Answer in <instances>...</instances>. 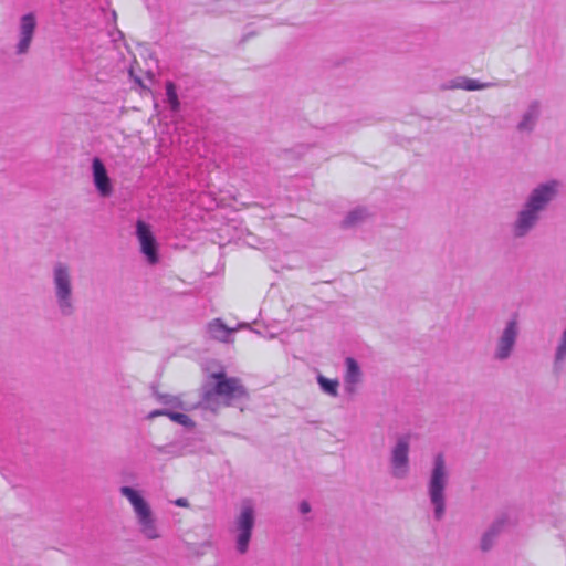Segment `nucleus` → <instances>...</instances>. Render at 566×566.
Instances as JSON below:
<instances>
[{
    "instance_id": "23",
    "label": "nucleus",
    "mask_w": 566,
    "mask_h": 566,
    "mask_svg": "<svg viewBox=\"0 0 566 566\" xmlns=\"http://www.w3.org/2000/svg\"><path fill=\"white\" fill-rule=\"evenodd\" d=\"M168 418L171 421H174V422H176V423H178V424H180V426H182V427H185L187 429H192L196 426L195 421L189 416H187L184 412H177V411H174V410L170 409Z\"/></svg>"
},
{
    "instance_id": "28",
    "label": "nucleus",
    "mask_w": 566,
    "mask_h": 566,
    "mask_svg": "<svg viewBox=\"0 0 566 566\" xmlns=\"http://www.w3.org/2000/svg\"><path fill=\"white\" fill-rule=\"evenodd\" d=\"M145 52L147 53V57L151 63L147 62V67L148 70L147 71H151V67L153 66H156L158 67V60L154 56V53L150 52L148 49H145Z\"/></svg>"
},
{
    "instance_id": "12",
    "label": "nucleus",
    "mask_w": 566,
    "mask_h": 566,
    "mask_svg": "<svg viewBox=\"0 0 566 566\" xmlns=\"http://www.w3.org/2000/svg\"><path fill=\"white\" fill-rule=\"evenodd\" d=\"M36 29V18L34 13L29 12L21 17L20 19V25H19V33L20 39L17 44V53L23 54L25 53L30 44L32 42L34 32Z\"/></svg>"
},
{
    "instance_id": "11",
    "label": "nucleus",
    "mask_w": 566,
    "mask_h": 566,
    "mask_svg": "<svg viewBox=\"0 0 566 566\" xmlns=\"http://www.w3.org/2000/svg\"><path fill=\"white\" fill-rule=\"evenodd\" d=\"M542 105L539 101H532L523 112L521 119L516 124L517 133L522 135H531L541 118Z\"/></svg>"
},
{
    "instance_id": "36",
    "label": "nucleus",
    "mask_w": 566,
    "mask_h": 566,
    "mask_svg": "<svg viewBox=\"0 0 566 566\" xmlns=\"http://www.w3.org/2000/svg\"><path fill=\"white\" fill-rule=\"evenodd\" d=\"M249 36L250 34L244 35L241 41L244 42Z\"/></svg>"
},
{
    "instance_id": "14",
    "label": "nucleus",
    "mask_w": 566,
    "mask_h": 566,
    "mask_svg": "<svg viewBox=\"0 0 566 566\" xmlns=\"http://www.w3.org/2000/svg\"><path fill=\"white\" fill-rule=\"evenodd\" d=\"M269 2H271V0H217L213 10L224 13L234 11L239 7H250Z\"/></svg>"
},
{
    "instance_id": "22",
    "label": "nucleus",
    "mask_w": 566,
    "mask_h": 566,
    "mask_svg": "<svg viewBox=\"0 0 566 566\" xmlns=\"http://www.w3.org/2000/svg\"><path fill=\"white\" fill-rule=\"evenodd\" d=\"M158 402L174 409L187 410L180 397L170 394H163V396H158Z\"/></svg>"
},
{
    "instance_id": "21",
    "label": "nucleus",
    "mask_w": 566,
    "mask_h": 566,
    "mask_svg": "<svg viewBox=\"0 0 566 566\" xmlns=\"http://www.w3.org/2000/svg\"><path fill=\"white\" fill-rule=\"evenodd\" d=\"M564 360H566V328L562 333L559 343H558L556 352H555V357H554L555 368H559Z\"/></svg>"
},
{
    "instance_id": "13",
    "label": "nucleus",
    "mask_w": 566,
    "mask_h": 566,
    "mask_svg": "<svg viewBox=\"0 0 566 566\" xmlns=\"http://www.w3.org/2000/svg\"><path fill=\"white\" fill-rule=\"evenodd\" d=\"M493 85H494V83H492V82H481L479 80L459 76L455 80L444 83L441 87L443 90L462 88L465 91H478V90L491 87Z\"/></svg>"
},
{
    "instance_id": "5",
    "label": "nucleus",
    "mask_w": 566,
    "mask_h": 566,
    "mask_svg": "<svg viewBox=\"0 0 566 566\" xmlns=\"http://www.w3.org/2000/svg\"><path fill=\"white\" fill-rule=\"evenodd\" d=\"M255 526V509L252 501L245 499L241 503L240 512L233 522L235 549L239 554H245L252 538Z\"/></svg>"
},
{
    "instance_id": "27",
    "label": "nucleus",
    "mask_w": 566,
    "mask_h": 566,
    "mask_svg": "<svg viewBox=\"0 0 566 566\" xmlns=\"http://www.w3.org/2000/svg\"><path fill=\"white\" fill-rule=\"evenodd\" d=\"M169 410H170L169 408L155 409V410L150 411V412L147 415L146 419H148V420H153V419H155V418H157V417H160V416H166V417H168V415H169Z\"/></svg>"
},
{
    "instance_id": "10",
    "label": "nucleus",
    "mask_w": 566,
    "mask_h": 566,
    "mask_svg": "<svg viewBox=\"0 0 566 566\" xmlns=\"http://www.w3.org/2000/svg\"><path fill=\"white\" fill-rule=\"evenodd\" d=\"M92 177L96 191L102 198H107L113 193L112 179L104 161L97 156L92 159Z\"/></svg>"
},
{
    "instance_id": "1",
    "label": "nucleus",
    "mask_w": 566,
    "mask_h": 566,
    "mask_svg": "<svg viewBox=\"0 0 566 566\" xmlns=\"http://www.w3.org/2000/svg\"><path fill=\"white\" fill-rule=\"evenodd\" d=\"M560 189V181L549 179L536 185L526 197L521 210L517 212L511 226L514 239L527 237L537 226L541 216L548 206L557 198Z\"/></svg>"
},
{
    "instance_id": "35",
    "label": "nucleus",
    "mask_w": 566,
    "mask_h": 566,
    "mask_svg": "<svg viewBox=\"0 0 566 566\" xmlns=\"http://www.w3.org/2000/svg\"><path fill=\"white\" fill-rule=\"evenodd\" d=\"M112 15H113V19H114V21H115V20H116V18H117L116 12H115V11H113V12H112Z\"/></svg>"
},
{
    "instance_id": "2",
    "label": "nucleus",
    "mask_w": 566,
    "mask_h": 566,
    "mask_svg": "<svg viewBox=\"0 0 566 566\" xmlns=\"http://www.w3.org/2000/svg\"><path fill=\"white\" fill-rule=\"evenodd\" d=\"M213 386L205 385L198 406L216 411L219 407L218 397H223L227 406H238L249 400V392L237 377H228L224 371L211 374Z\"/></svg>"
},
{
    "instance_id": "25",
    "label": "nucleus",
    "mask_w": 566,
    "mask_h": 566,
    "mask_svg": "<svg viewBox=\"0 0 566 566\" xmlns=\"http://www.w3.org/2000/svg\"><path fill=\"white\" fill-rule=\"evenodd\" d=\"M507 518L503 515L497 517L486 530L489 533L492 534V536H499L501 532L503 531L504 526L506 525Z\"/></svg>"
},
{
    "instance_id": "18",
    "label": "nucleus",
    "mask_w": 566,
    "mask_h": 566,
    "mask_svg": "<svg viewBox=\"0 0 566 566\" xmlns=\"http://www.w3.org/2000/svg\"><path fill=\"white\" fill-rule=\"evenodd\" d=\"M345 365H346L345 382H346L347 387L349 385H356L357 382H359L361 371H360V367H359V364L357 363V360L353 357H347L345 359Z\"/></svg>"
},
{
    "instance_id": "3",
    "label": "nucleus",
    "mask_w": 566,
    "mask_h": 566,
    "mask_svg": "<svg viewBox=\"0 0 566 566\" xmlns=\"http://www.w3.org/2000/svg\"><path fill=\"white\" fill-rule=\"evenodd\" d=\"M449 473L442 453L433 458V465L428 480V496L433 506V517L441 521L446 513V489Z\"/></svg>"
},
{
    "instance_id": "30",
    "label": "nucleus",
    "mask_w": 566,
    "mask_h": 566,
    "mask_svg": "<svg viewBox=\"0 0 566 566\" xmlns=\"http://www.w3.org/2000/svg\"><path fill=\"white\" fill-rule=\"evenodd\" d=\"M174 503H175V505H177L179 507H188L189 506V502L186 497H179Z\"/></svg>"
},
{
    "instance_id": "15",
    "label": "nucleus",
    "mask_w": 566,
    "mask_h": 566,
    "mask_svg": "<svg viewBox=\"0 0 566 566\" xmlns=\"http://www.w3.org/2000/svg\"><path fill=\"white\" fill-rule=\"evenodd\" d=\"M209 335L219 342L228 343L232 336L233 329L229 328L220 318L213 319L208 325Z\"/></svg>"
},
{
    "instance_id": "24",
    "label": "nucleus",
    "mask_w": 566,
    "mask_h": 566,
    "mask_svg": "<svg viewBox=\"0 0 566 566\" xmlns=\"http://www.w3.org/2000/svg\"><path fill=\"white\" fill-rule=\"evenodd\" d=\"M507 518L503 515L497 517L486 530L489 533L492 534V536H499L501 532L503 531L504 526L506 525Z\"/></svg>"
},
{
    "instance_id": "37",
    "label": "nucleus",
    "mask_w": 566,
    "mask_h": 566,
    "mask_svg": "<svg viewBox=\"0 0 566 566\" xmlns=\"http://www.w3.org/2000/svg\"><path fill=\"white\" fill-rule=\"evenodd\" d=\"M109 34H111V36H113L112 41H113V42H116V41H117V38H115V36L113 35V33H109Z\"/></svg>"
},
{
    "instance_id": "26",
    "label": "nucleus",
    "mask_w": 566,
    "mask_h": 566,
    "mask_svg": "<svg viewBox=\"0 0 566 566\" xmlns=\"http://www.w3.org/2000/svg\"><path fill=\"white\" fill-rule=\"evenodd\" d=\"M496 538L497 537L492 536V534L489 533V531H485L481 538L480 548L483 552H489L494 546Z\"/></svg>"
},
{
    "instance_id": "20",
    "label": "nucleus",
    "mask_w": 566,
    "mask_h": 566,
    "mask_svg": "<svg viewBox=\"0 0 566 566\" xmlns=\"http://www.w3.org/2000/svg\"><path fill=\"white\" fill-rule=\"evenodd\" d=\"M316 379H317V384L319 385V388L323 392H325L332 397L338 396L339 382L337 379H331L321 374L317 375Z\"/></svg>"
},
{
    "instance_id": "8",
    "label": "nucleus",
    "mask_w": 566,
    "mask_h": 566,
    "mask_svg": "<svg viewBox=\"0 0 566 566\" xmlns=\"http://www.w3.org/2000/svg\"><path fill=\"white\" fill-rule=\"evenodd\" d=\"M135 235L140 245V253L150 265L159 262L158 242L151 230V226L138 219L135 224Z\"/></svg>"
},
{
    "instance_id": "32",
    "label": "nucleus",
    "mask_w": 566,
    "mask_h": 566,
    "mask_svg": "<svg viewBox=\"0 0 566 566\" xmlns=\"http://www.w3.org/2000/svg\"><path fill=\"white\" fill-rule=\"evenodd\" d=\"M349 62V59H343L342 61H336L333 66L334 67H340V66H347V63Z\"/></svg>"
},
{
    "instance_id": "33",
    "label": "nucleus",
    "mask_w": 566,
    "mask_h": 566,
    "mask_svg": "<svg viewBox=\"0 0 566 566\" xmlns=\"http://www.w3.org/2000/svg\"><path fill=\"white\" fill-rule=\"evenodd\" d=\"M116 34L118 35L119 39H123L124 38V34L120 30H118L116 27L114 28Z\"/></svg>"
},
{
    "instance_id": "7",
    "label": "nucleus",
    "mask_w": 566,
    "mask_h": 566,
    "mask_svg": "<svg viewBox=\"0 0 566 566\" xmlns=\"http://www.w3.org/2000/svg\"><path fill=\"white\" fill-rule=\"evenodd\" d=\"M410 437L401 434L397 438L395 446L390 451L391 475L395 479H405L410 469Z\"/></svg>"
},
{
    "instance_id": "17",
    "label": "nucleus",
    "mask_w": 566,
    "mask_h": 566,
    "mask_svg": "<svg viewBox=\"0 0 566 566\" xmlns=\"http://www.w3.org/2000/svg\"><path fill=\"white\" fill-rule=\"evenodd\" d=\"M154 448L156 452L174 458L184 457L189 453L188 444L182 441H174L164 446H156Z\"/></svg>"
},
{
    "instance_id": "6",
    "label": "nucleus",
    "mask_w": 566,
    "mask_h": 566,
    "mask_svg": "<svg viewBox=\"0 0 566 566\" xmlns=\"http://www.w3.org/2000/svg\"><path fill=\"white\" fill-rule=\"evenodd\" d=\"M119 492L132 504L134 512L138 518V522L142 526L143 534L149 539L157 538L159 535L155 526V521L153 518L150 505L142 495V493L138 490L128 485L120 486Z\"/></svg>"
},
{
    "instance_id": "31",
    "label": "nucleus",
    "mask_w": 566,
    "mask_h": 566,
    "mask_svg": "<svg viewBox=\"0 0 566 566\" xmlns=\"http://www.w3.org/2000/svg\"><path fill=\"white\" fill-rule=\"evenodd\" d=\"M151 395L156 398L158 401V396H163V392H160L156 385H151Z\"/></svg>"
},
{
    "instance_id": "29",
    "label": "nucleus",
    "mask_w": 566,
    "mask_h": 566,
    "mask_svg": "<svg viewBox=\"0 0 566 566\" xmlns=\"http://www.w3.org/2000/svg\"><path fill=\"white\" fill-rule=\"evenodd\" d=\"M298 509H300V512H301L302 514H307V513H310V512H311V504H310L307 501L303 500V501L300 503Z\"/></svg>"
},
{
    "instance_id": "19",
    "label": "nucleus",
    "mask_w": 566,
    "mask_h": 566,
    "mask_svg": "<svg viewBox=\"0 0 566 566\" xmlns=\"http://www.w3.org/2000/svg\"><path fill=\"white\" fill-rule=\"evenodd\" d=\"M166 102L169 105V109L172 114L180 112V101L177 93V86L172 81H166Z\"/></svg>"
},
{
    "instance_id": "4",
    "label": "nucleus",
    "mask_w": 566,
    "mask_h": 566,
    "mask_svg": "<svg viewBox=\"0 0 566 566\" xmlns=\"http://www.w3.org/2000/svg\"><path fill=\"white\" fill-rule=\"evenodd\" d=\"M53 285L56 304L63 316L73 315L75 307L73 301L72 275L70 268L62 262L53 266Z\"/></svg>"
},
{
    "instance_id": "34",
    "label": "nucleus",
    "mask_w": 566,
    "mask_h": 566,
    "mask_svg": "<svg viewBox=\"0 0 566 566\" xmlns=\"http://www.w3.org/2000/svg\"><path fill=\"white\" fill-rule=\"evenodd\" d=\"M146 74L148 75V77H149L150 80H153V78H155V75H156L157 73L149 72V73H146Z\"/></svg>"
},
{
    "instance_id": "9",
    "label": "nucleus",
    "mask_w": 566,
    "mask_h": 566,
    "mask_svg": "<svg viewBox=\"0 0 566 566\" xmlns=\"http://www.w3.org/2000/svg\"><path fill=\"white\" fill-rule=\"evenodd\" d=\"M518 332V322L516 316H514L506 322L505 327L496 342L493 355L494 359L504 361L511 357L516 345Z\"/></svg>"
},
{
    "instance_id": "16",
    "label": "nucleus",
    "mask_w": 566,
    "mask_h": 566,
    "mask_svg": "<svg viewBox=\"0 0 566 566\" xmlns=\"http://www.w3.org/2000/svg\"><path fill=\"white\" fill-rule=\"evenodd\" d=\"M369 217V212L364 207H357L350 210L342 221V228L349 229L361 224Z\"/></svg>"
}]
</instances>
